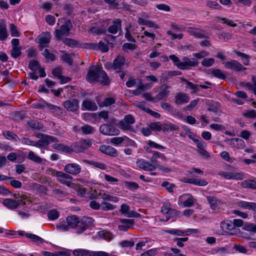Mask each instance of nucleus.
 Masks as SVG:
<instances>
[{
	"label": "nucleus",
	"instance_id": "f257e3e1",
	"mask_svg": "<svg viewBox=\"0 0 256 256\" xmlns=\"http://www.w3.org/2000/svg\"><path fill=\"white\" fill-rule=\"evenodd\" d=\"M86 80L90 82H97L102 85H108L110 80L102 66L98 65L91 66L86 75Z\"/></svg>",
	"mask_w": 256,
	"mask_h": 256
},
{
	"label": "nucleus",
	"instance_id": "f03ea898",
	"mask_svg": "<svg viewBox=\"0 0 256 256\" xmlns=\"http://www.w3.org/2000/svg\"><path fill=\"white\" fill-rule=\"evenodd\" d=\"M79 219L74 215L68 216L66 220H62L60 222L56 228L60 230L66 232L69 230L70 228H74L77 226L78 228Z\"/></svg>",
	"mask_w": 256,
	"mask_h": 256
},
{
	"label": "nucleus",
	"instance_id": "7ed1b4c3",
	"mask_svg": "<svg viewBox=\"0 0 256 256\" xmlns=\"http://www.w3.org/2000/svg\"><path fill=\"white\" fill-rule=\"evenodd\" d=\"M134 122V117L131 114H127L118 122V126L120 128L124 131H130L132 130V125Z\"/></svg>",
	"mask_w": 256,
	"mask_h": 256
},
{
	"label": "nucleus",
	"instance_id": "20e7f679",
	"mask_svg": "<svg viewBox=\"0 0 256 256\" xmlns=\"http://www.w3.org/2000/svg\"><path fill=\"white\" fill-rule=\"evenodd\" d=\"M36 137L40 140L36 142L37 148L44 147L52 142H58V140L54 136L38 134L36 135Z\"/></svg>",
	"mask_w": 256,
	"mask_h": 256
},
{
	"label": "nucleus",
	"instance_id": "39448f33",
	"mask_svg": "<svg viewBox=\"0 0 256 256\" xmlns=\"http://www.w3.org/2000/svg\"><path fill=\"white\" fill-rule=\"evenodd\" d=\"M26 197L24 196H21L18 200H15L11 198H6L4 200L2 204L8 209L14 210L18 208L19 205L26 204L25 201Z\"/></svg>",
	"mask_w": 256,
	"mask_h": 256
},
{
	"label": "nucleus",
	"instance_id": "423d86ee",
	"mask_svg": "<svg viewBox=\"0 0 256 256\" xmlns=\"http://www.w3.org/2000/svg\"><path fill=\"white\" fill-rule=\"evenodd\" d=\"M218 175L221 178L229 180H242L244 178V174L242 172L220 171L218 172Z\"/></svg>",
	"mask_w": 256,
	"mask_h": 256
},
{
	"label": "nucleus",
	"instance_id": "0eeeda50",
	"mask_svg": "<svg viewBox=\"0 0 256 256\" xmlns=\"http://www.w3.org/2000/svg\"><path fill=\"white\" fill-rule=\"evenodd\" d=\"M136 165L138 168L145 171L154 170L158 166V164L153 162L152 160L150 162L142 158L137 160Z\"/></svg>",
	"mask_w": 256,
	"mask_h": 256
},
{
	"label": "nucleus",
	"instance_id": "6e6552de",
	"mask_svg": "<svg viewBox=\"0 0 256 256\" xmlns=\"http://www.w3.org/2000/svg\"><path fill=\"white\" fill-rule=\"evenodd\" d=\"M51 39V34L48 32H44L40 34L35 39V42L38 44L40 50H42L43 48L47 47Z\"/></svg>",
	"mask_w": 256,
	"mask_h": 256
},
{
	"label": "nucleus",
	"instance_id": "1a4fd4ad",
	"mask_svg": "<svg viewBox=\"0 0 256 256\" xmlns=\"http://www.w3.org/2000/svg\"><path fill=\"white\" fill-rule=\"evenodd\" d=\"M72 27V24L70 20H66L64 24L62 25L60 29L55 30V36L58 40H60L64 36L69 35L70 30Z\"/></svg>",
	"mask_w": 256,
	"mask_h": 256
},
{
	"label": "nucleus",
	"instance_id": "9d476101",
	"mask_svg": "<svg viewBox=\"0 0 256 256\" xmlns=\"http://www.w3.org/2000/svg\"><path fill=\"white\" fill-rule=\"evenodd\" d=\"M220 227L223 232L230 235L236 234L238 231V230L234 227L232 221L228 220L222 222Z\"/></svg>",
	"mask_w": 256,
	"mask_h": 256
},
{
	"label": "nucleus",
	"instance_id": "9b49d317",
	"mask_svg": "<svg viewBox=\"0 0 256 256\" xmlns=\"http://www.w3.org/2000/svg\"><path fill=\"white\" fill-rule=\"evenodd\" d=\"M100 132L103 134L109 136H118L120 134L118 129L109 124H102L100 127Z\"/></svg>",
	"mask_w": 256,
	"mask_h": 256
},
{
	"label": "nucleus",
	"instance_id": "f8f14e48",
	"mask_svg": "<svg viewBox=\"0 0 256 256\" xmlns=\"http://www.w3.org/2000/svg\"><path fill=\"white\" fill-rule=\"evenodd\" d=\"M57 180L62 184L70 186L72 183L73 178L66 172L57 171L55 173Z\"/></svg>",
	"mask_w": 256,
	"mask_h": 256
},
{
	"label": "nucleus",
	"instance_id": "ddd939ff",
	"mask_svg": "<svg viewBox=\"0 0 256 256\" xmlns=\"http://www.w3.org/2000/svg\"><path fill=\"white\" fill-rule=\"evenodd\" d=\"M92 144V140L86 139L81 140L78 143L72 146L74 150L77 152H81L90 148Z\"/></svg>",
	"mask_w": 256,
	"mask_h": 256
},
{
	"label": "nucleus",
	"instance_id": "4468645a",
	"mask_svg": "<svg viewBox=\"0 0 256 256\" xmlns=\"http://www.w3.org/2000/svg\"><path fill=\"white\" fill-rule=\"evenodd\" d=\"M94 220L90 217H83L80 220H79L78 228H77L76 232L81 234L88 228L93 224Z\"/></svg>",
	"mask_w": 256,
	"mask_h": 256
},
{
	"label": "nucleus",
	"instance_id": "2eb2a0df",
	"mask_svg": "<svg viewBox=\"0 0 256 256\" xmlns=\"http://www.w3.org/2000/svg\"><path fill=\"white\" fill-rule=\"evenodd\" d=\"M81 166L76 163H70L66 164L64 170L70 175L76 176L81 172Z\"/></svg>",
	"mask_w": 256,
	"mask_h": 256
},
{
	"label": "nucleus",
	"instance_id": "dca6fc26",
	"mask_svg": "<svg viewBox=\"0 0 256 256\" xmlns=\"http://www.w3.org/2000/svg\"><path fill=\"white\" fill-rule=\"evenodd\" d=\"M186 31L190 35L194 36L197 38H209L208 36L206 34L204 30L198 28L189 27L187 28Z\"/></svg>",
	"mask_w": 256,
	"mask_h": 256
},
{
	"label": "nucleus",
	"instance_id": "f3484780",
	"mask_svg": "<svg viewBox=\"0 0 256 256\" xmlns=\"http://www.w3.org/2000/svg\"><path fill=\"white\" fill-rule=\"evenodd\" d=\"M194 198L190 194H184L179 196L178 205H182L184 207H190L194 204Z\"/></svg>",
	"mask_w": 256,
	"mask_h": 256
},
{
	"label": "nucleus",
	"instance_id": "a211bd4d",
	"mask_svg": "<svg viewBox=\"0 0 256 256\" xmlns=\"http://www.w3.org/2000/svg\"><path fill=\"white\" fill-rule=\"evenodd\" d=\"M62 106L67 110L76 112L79 108V102L76 99L69 100L64 102Z\"/></svg>",
	"mask_w": 256,
	"mask_h": 256
},
{
	"label": "nucleus",
	"instance_id": "6ab92c4d",
	"mask_svg": "<svg viewBox=\"0 0 256 256\" xmlns=\"http://www.w3.org/2000/svg\"><path fill=\"white\" fill-rule=\"evenodd\" d=\"M224 66L228 69L234 70L236 71H242L246 69L241 64L235 60H231L223 63Z\"/></svg>",
	"mask_w": 256,
	"mask_h": 256
},
{
	"label": "nucleus",
	"instance_id": "aec40b11",
	"mask_svg": "<svg viewBox=\"0 0 256 256\" xmlns=\"http://www.w3.org/2000/svg\"><path fill=\"white\" fill-rule=\"evenodd\" d=\"M99 150L102 152L111 156L116 157L118 156V152L116 150L110 146L102 145L100 146Z\"/></svg>",
	"mask_w": 256,
	"mask_h": 256
},
{
	"label": "nucleus",
	"instance_id": "412c9836",
	"mask_svg": "<svg viewBox=\"0 0 256 256\" xmlns=\"http://www.w3.org/2000/svg\"><path fill=\"white\" fill-rule=\"evenodd\" d=\"M182 182L185 183L200 186H206L208 182L205 179L195 178H184Z\"/></svg>",
	"mask_w": 256,
	"mask_h": 256
},
{
	"label": "nucleus",
	"instance_id": "4be33fe9",
	"mask_svg": "<svg viewBox=\"0 0 256 256\" xmlns=\"http://www.w3.org/2000/svg\"><path fill=\"white\" fill-rule=\"evenodd\" d=\"M98 106L96 102L89 99H85L82 102V110L94 111L97 110Z\"/></svg>",
	"mask_w": 256,
	"mask_h": 256
},
{
	"label": "nucleus",
	"instance_id": "5701e85b",
	"mask_svg": "<svg viewBox=\"0 0 256 256\" xmlns=\"http://www.w3.org/2000/svg\"><path fill=\"white\" fill-rule=\"evenodd\" d=\"M189 100L188 96L184 92L177 93L174 98V102L177 105H182L187 103Z\"/></svg>",
	"mask_w": 256,
	"mask_h": 256
},
{
	"label": "nucleus",
	"instance_id": "b1692460",
	"mask_svg": "<svg viewBox=\"0 0 256 256\" xmlns=\"http://www.w3.org/2000/svg\"><path fill=\"white\" fill-rule=\"evenodd\" d=\"M198 64V62L196 60H190L188 58L184 56L182 58V62L181 70H188L190 67L195 66Z\"/></svg>",
	"mask_w": 256,
	"mask_h": 256
},
{
	"label": "nucleus",
	"instance_id": "393cba45",
	"mask_svg": "<svg viewBox=\"0 0 256 256\" xmlns=\"http://www.w3.org/2000/svg\"><path fill=\"white\" fill-rule=\"evenodd\" d=\"M124 57L122 56H118L113 62L112 68L114 70L121 68L124 66Z\"/></svg>",
	"mask_w": 256,
	"mask_h": 256
},
{
	"label": "nucleus",
	"instance_id": "a878e982",
	"mask_svg": "<svg viewBox=\"0 0 256 256\" xmlns=\"http://www.w3.org/2000/svg\"><path fill=\"white\" fill-rule=\"evenodd\" d=\"M120 212L128 217H136L138 215L136 212L130 211L129 206L126 204H122Z\"/></svg>",
	"mask_w": 256,
	"mask_h": 256
},
{
	"label": "nucleus",
	"instance_id": "bb28decb",
	"mask_svg": "<svg viewBox=\"0 0 256 256\" xmlns=\"http://www.w3.org/2000/svg\"><path fill=\"white\" fill-rule=\"evenodd\" d=\"M170 87L169 86L166 85L164 86L160 92L156 96L155 98L157 100H160L166 98L170 93Z\"/></svg>",
	"mask_w": 256,
	"mask_h": 256
},
{
	"label": "nucleus",
	"instance_id": "cd10ccee",
	"mask_svg": "<svg viewBox=\"0 0 256 256\" xmlns=\"http://www.w3.org/2000/svg\"><path fill=\"white\" fill-rule=\"evenodd\" d=\"M121 28V20L117 19L114 21L113 24L108 28V31L112 34H116Z\"/></svg>",
	"mask_w": 256,
	"mask_h": 256
},
{
	"label": "nucleus",
	"instance_id": "c85d7f7f",
	"mask_svg": "<svg viewBox=\"0 0 256 256\" xmlns=\"http://www.w3.org/2000/svg\"><path fill=\"white\" fill-rule=\"evenodd\" d=\"M8 36L6 25L4 20L0 23V40H4Z\"/></svg>",
	"mask_w": 256,
	"mask_h": 256
},
{
	"label": "nucleus",
	"instance_id": "c756f323",
	"mask_svg": "<svg viewBox=\"0 0 256 256\" xmlns=\"http://www.w3.org/2000/svg\"><path fill=\"white\" fill-rule=\"evenodd\" d=\"M252 83L246 82L244 84V88L249 90L252 91L256 95V77H252Z\"/></svg>",
	"mask_w": 256,
	"mask_h": 256
},
{
	"label": "nucleus",
	"instance_id": "7c9ffc66",
	"mask_svg": "<svg viewBox=\"0 0 256 256\" xmlns=\"http://www.w3.org/2000/svg\"><path fill=\"white\" fill-rule=\"evenodd\" d=\"M241 186L244 188H252L256 190V180H244L241 182Z\"/></svg>",
	"mask_w": 256,
	"mask_h": 256
},
{
	"label": "nucleus",
	"instance_id": "2f4dec72",
	"mask_svg": "<svg viewBox=\"0 0 256 256\" xmlns=\"http://www.w3.org/2000/svg\"><path fill=\"white\" fill-rule=\"evenodd\" d=\"M28 158L37 164H41L43 162L42 159L32 151L29 152Z\"/></svg>",
	"mask_w": 256,
	"mask_h": 256
},
{
	"label": "nucleus",
	"instance_id": "473e14b6",
	"mask_svg": "<svg viewBox=\"0 0 256 256\" xmlns=\"http://www.w3.org/2000/svg\"><path fill=\"white\" fill-rule=\"evenodd\" d=\"M161 211L164 214H168V216H170L174 213V210H172L170 208V203L168 202H165L162 208Z\"/></svg>",
	"mask_w": 256,
	"mask_h": 256
},
{
	"label": "nucleus",
	"instance_id": "72a5a7b5",
	"mask_svg": "<svg viewBox=\"0 0 256 256\" xmlns=\"http://www.w3.org/2000/svg\"><path fill=\"white\" fill-rule=\"evenodd\" d=\"M151 130L154 131H160L162 130H166V124L162 125L160 122H152L150 124Z\"/></svg>",
	"mask_w": 256,
	"mask_h": 256
},
{
	"label": "nucleus",
	"instance_id": "f704fd0d",
	"mask_svg": "<svg viewBox=\"0 0 256 256\" xmlns=\"http://www.w3.org/2000/svg\"><path fill=\"white\" fill-rule=\"evenodd\" d=\"M75 256H92V252H89L84 249L75 250L73 251Z\"/></svg>",
	"mask_w": 256,
	"mask_h": 256
},
{
	"label": "nucleus",
	"instance_id": "c9c22d12",
	"mask_svg": "<svg viewBox=\"0 0 256 256\" xmlns=\"http://www.w3.org/2000/svg\"><path fill=\"white\" fill-rule=\"evenodd\" d=\"M98 236L100 238L108 240L112 238V235L108 232L105 230L100 231L98 232Z\"/></svg>",
	"mask_w": 256,
	"mask_h": 256
},
{
	"label": "nucleus",
	"instance_id": "e433bc0d",
	"mask_svg": "<svg viewBox=\"0 0 256 256\" xmlns=\"http://www.w3.org/2000/svg\"><path fill=\"white\" fill-rule=\"evenodd\" d=\"M84 115H91L94 118H96L97 116H98L99 118H102L106 122H107L108 118V112L106 111H102L98 113L95 114H86Z\"/></svg>",
	"mask_w": 256,
	"mask_h": 256
},
{
	"label": "nucleus",
	"instance_id": "4c0bfd02",
	"mask_svg": "<svg viewBox=\"0 0 256 256\" xmlns=\"http://www.w3.org/2000/svg\"><path fill=\"white\" fill-rule=\"evenodd\" d=\"M208 200L210 204V208L212 210H216L218 206V201L217 198L214 196H207Z\"/></svg>",
	"mask_w": 256,
	"mask_h": 256
},
{
	"label": "nucleus",
	"instance_id": "58836bf2",
	"mask_svg": "<svg viewBox=\"0 0 256 256\" xmlns=\"http://www.w3.org/2000/svg\"><path fill=\"white\" fill-rule=\"evenodd\" d=\"M3 134L5 138L8 140H13L14 141H18V140H20V138L18 136L8 130L4 132Z\"/></svg>",
	"mask_w": 256,
	"mask_h": 256
},
{
	"label": "nucleus",
	"instance_id": "ea45409f",
	"mask_svg": "<svg viewBox=\"0 0 256 256\" xmlns=\"http://www.w3.org/2000/svg\"><path fill=\"white\" fill-rule=\"evenodd\" d=\"M212 74L216 78L222 80H224L226 78L225 74L220 69H214L212 71Z\"/></svg>",
	"mask_w": 256,
	"mask_h": 256
},
{
	"label": "nucleus",
	"instance_id": "a19ab883",
	"mask_svg": "<svg viewBox=\"0 0 256 256\" xmlns=\"http://www.w3.org/2000/svg\"><path fill=\"white\" fill-rule=\"evenodd\" d=\"M48 108L56 115H60L62 114V109L58 106L48 104H47Z\"/></svg>",
	"mask_w": 256,
	"mask_h": 256
},
{
	"label": "nucleus",
	"instance_id": "79ce46f5",
	"mask_svg": "<svg viewBox=\"0 0 256 256\" xmlns=\"http://www.w3.org/2000/svg\"><path fill=\"white\" fill-rule=\"evenodd\" d=\"M18 141L24 144L36 147V142L31 140L28 138H20V140H18Z\"/></svg>",
	"mask_w": 256,
	"mask_h": 256
},
{
	"label": "nucleus",
	"instance_id": "37998d69",
	"mask_svg": "<svg viewBox=\"0 0 256 256\" xmlns=\"http://www.w3.org/2000/svg\"><path fill=\"white\" fill-rule=\"evenodd\" d=\"M81 130L84 134H89L94 131V128L90 125H84L81 127Z\"/></svg>",
	"mask_w": 256,
	"mask_h": 256
},
{
	"label": "nucleus",
	"instance_id": "c03bdc74",
	"mask_svg": "<svg viewBox=\"0 0 256 256\" xmlns=\"http://www.w3.org/2000/svg\"><path fill=\"white\" fill-rule=\"evenodd\" d=\"M170 28L172 30L176 32H180L184 30L186 27L181 24H178L176 22H172L170 24Z\"/></svg>",
	"mask_w": 256,
	"mask_h": 256
},
{
	"label": "nucleus",
	"instance_id": "a18cd8bd",
	"mask_svg": "<svg viewBox=\"0 0 256 256\" xmlns=\"http://www.w3.org/2000/svg\"><path fill=\"white\" fill-rule=\"evenodd\" d=\"M169 58L172 61L174 66L181 70V68H182L181 66L182 65V62L174 54H172L169 56Z\"/></svg>",
	"mask_w": 256,
	"mask_h": 256
},
{
	"label": "nucleus",
	"instance_id": "49530a36",
	"mask_svg": "<svg viewBox=\"0 0 256 256\" xmlns=\"http://www.w3.org/2000/svg\"><path fill=\"white\" fill-rule=\"evenodd\" d=\"M21 54V48H12L10 50V54L13 58H16L20 56Z\"/></svg>",
	"mask_w": 256,
	"mask_h": 256
},
{
	"label": "nucleus",
	"instance_id": "de8ad7c7",
	"mask_svg": "<svg viewBox=\"0 0 256 256\" xmlns=\"http://www.w3.org/2000/svg\"><path fill=\"white\" fill-rule=\"evenodd\" d=\"M242 116L246 118H256V110H251L245 111L242 113Z\"/></svg>",
	"mask_w": 256,
	"mask_h": 256
},
{
	"label": "nucleus",
	"instance_id": "09e8293b",
	"mask_svg": "<svg viewBox=\"0 0 256 256\" xmlns=\"http://www.w3.org/2000/svg\"><path fill=\"white\" fill-rule=\"evenodd\" d=\"M52 148L58 150L68 152L70 148L68 146L60 144H54L52 145Z\"/></svg>",
	"mask_w": 256,
	"mask_h": 256
},
{
	"label": "nucleus",
	"instance_id": "8fccbe9b",
	"mask_svg": "<svg viewBox=\"0 0 256 256\" xmlns=\"http://www.w3.org/2000/svg\"><path fill=\"white\" fill-rule=\"evenodd\" d=\"M104 180L111 184H116L118 182V180L116 178H114L110 175L104 174Z\"/></svg>",
	"mask_w": 256,
	"mask_h": 256
},
{
	"label": "nucleus",
	"instance_id": "3c124183",
	"mask_svg": "<svg viewBox=\"0 0 256 256\" xmlns=\"http://www.w3.org/2000/svg\"><path fill=\"white\" fill-rule=\"evenodd\" d=\"M124 186L128 189L131 190H134L138 188V185L136 182H126Z\"/></svg>",
	"mask_w": 256,
	"mask_h": 256
},
{
	"label": "nucleus",
	"instance_id": "603ef678",
	"mask_svg": "<svg viewBox=\"0 0 256 256\" xmlns=\"http://www.w3.org/2000/svg\"><path fill=\"white\" fill-rule=\"evenodd\" d=\"M124 136L122 137H114L110 139V142L115 146L121 144L124 140Z\"/></svg>",
	"mask_w": 256,
	"mask_h": 256
},
{
	"label": "nucleus",
	"instance_id": "864d4df0",
	"mask_svg": "<svg viewBox=\"0 0 256 256\" xmlns=\"http://www.w3.org/2000/svg\"><path fill=\"white\" fill-rule=\"evenodd\" d=\"M218 21H220L223 24H226L227 25L230 26H236V24L234 23V22L232 20H228L225 18H221L220 17L216 18Z\"/></svg>",
	"mask_w": 256,
	"mask_h": 256
},
{
	"label": "nucleus",
	"instance_id": "5fc2aeb1",
	"mask_svg": "<svg viewBox=\"0 0 256 256\" xmlns=\"http://www.w3.org/2000/svg\"><path fill=\"white\" fill-rule=\"evenodd\" d=\"M100 208L104 210H114V206L108 202H102L100 204Z\"/></svg>",
	"mask_w": 256,
	"mask_h": 256
},
{
	"label": "nucleus",
	"instance_id": "6e6d98bb",
	"mask_svg": "<svg viewBox=\"0 0 256 256\" xmlns=\"http://www.w3.org/2000/svg\"><path fill=\"white\" fill-rule=\"evenodd\" d=\"M42 54L48 60L54 61L55 60V56L54 54L50 53L48 49H45Z\"/></svg>",
	"mask_w": 256,
	"mask_h": 256
},
{
	"label": "nucleus",
	"instance_id": "4d7b16f0",
	"mask_svg": "<svg viewBox=\"0 0 256 256\" xmlns=\"http://www.w3.org/2000/svg\"><path fill=\"white\" fill-rule=\"evenodd\" d=\"M62 68L60 67L56 68L52 70V74L58 78H63L64 76H62Z\"/></svg>",
	"mask_w": 256,
	"mask_h": 256
},
{
	"label": "nucleus",
	"instance_id": "13d9d810",
	"mask_svg": "<svg viewBox=\"0 0 256 256\" xmlns=\"http://www.w3.org/2000/svg\"><path fill=\"white\" fill-rule=\"evenodd\" d=\"M137 46L135 44L130 43H124L122 46V50L126 52L128 50H134L136 49Z\"/></svg>",
	"mask_w": 256,
	"mask_h": 256
},
{
	"label": "nucleus",
	"instance_id": "bf43d9fd",
	"mask_svg": "<svg viewBox=\"0 0 256 256\" xmlns=\"http://www.w3.org/2000/svg\"><path fill=\"white\" fill-rule=\"evenodd\" d=\"M26 236L28 238L32 239L34 242H42V239L40 237L38 236H36V234H30V233H26Z\"/></svg>",
	"mask_w": 256,
	"mask_h": 256
},
{
	"label": "nucleus",
	"instance_id": "052dcab7",
	"mask_svg": "<svg viewBox=\"0 0 256 256\" xmlns=\"http://www.w3.org/2000/svg\"><path fill=\"white\" fill-rule=\"evenodd\" d=\"M214 62V60L213 58H204V59L202 62V64L204 66H212Z\"/></svg>",
	"mask_w": 256,
	"mask_h": 256
},
{
	"label": "nucleus",
	"instance_id": "680f3d73",
	"mask_svg": "<svg viewBox=\"0 0 256 256\" xmlns=\"http://www.w3.org/2000/svg\"><path fill=\"white\" fill-rule=\"evenodd\" d=\"M220 156L224 160L230 162H233L235 160L234 158H230L229 154L226 151L222 152Z\"/></svg>",
	"mask_w": 256,
	"mask_h": 256
},
{
	"label": "nucleus",
	"instance_id": "e2e57ef3",
	"mask_svg": "<svg viewBox=\"0 0 256 256\" xmlns=\"http://www.w3.org/2000/svg\"><path fill=\"white\" fill-rule=\"evenodd\" d=\"M166 34L171 36L172 40L178 39L181 40L183 38L184 34L182 33L176 34L173 33L171 30H168Z\"/></svg>",
	"mask_w": 256,
	"mask_h": 256
},
{
	"label": "nucleus",
	"instance_id": "0e129e2a",
	"mask_svg": "<svg viewBox=\"0 0 256 256\" xmlns=\"http://www.w3.org/2000/svg\"><path fill=\"white\" fill-rule=\"evenodd\" d=\"M181 74V72L178 70H172L168 71L165 72L164 74V77L166 79H168L170 78H172L174 76L180 75Z\"/></svg>",
	"mask_w": 256,
	"mask_h": 256
},
{
	"label": "nucleus",
	"instance_id": "69168bd1",
	"mask_svg": "<svg viewBox=\"0 0 256 256\" xmlns=\"http://www.w3.org/2000/svg\"><path fill=\"white\" fill-rule=\"evenodd\" d=\"M48 217L51 220H55L59 217L58 212L55 210H52L48 213Z\"/></svg>",
	"mask_w": 256,
	"mask_h": 256
},
{
	"label": "nucleus",
	"instance_id": "338daca9",
	"mask_svg": "<svg viewBox=\"0 0 256 256\" xmlns=\"http://www.w3.org/2000/svg\"><path fill=\"white\" fill-rule=\"evenodd\" d=\"M90 32L94 35H98L103 34L105 32V30L103 28H98L97 27L93 26L90 28Z\"/></svg>",
	"mask_w": 256,
	"mask_h": 256
},
{
	"label": "nucleus",
	"instance_id": "774afa93",
	"mask_svg": "<svg viewBox=\"0 0 256 256\" xmlns=\"http://www.w3.org/2000/svg\"><path fill=\"white\" fill-rule=\"evenodd\" d=\"M245 229L248 231L256 233V224L252 223L248 224L245 226Z\"/></svg>",
	"mask_w": 256,
	"mask_h": 256
}]
</instances>
